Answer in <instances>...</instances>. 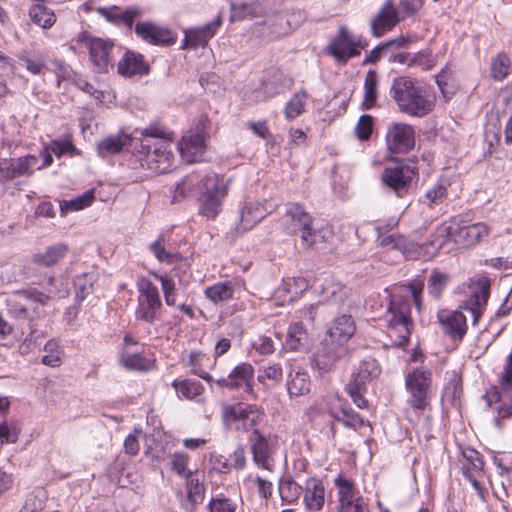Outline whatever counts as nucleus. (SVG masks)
<instances>
[{"mask_svg":"<svg viewBox=\"0 0 512 512\" xmlns=\"http://www.w3.org/2000/svg\"><path fill=\"white\" fill-rule=\"evenodd\" d=\"M389 95L399 111L411 117L422 118L434 108V99L417 80L409 76L395 77Z\"/></svg>","mask_w":512,"mask_h":512,"instance_id":"nucleus-1","label":"nucleus"},{"mask_svg":"<svg viewBox=\"0 0 512 512\" xmlns=\"http://www.w3.org/2000/svg\"><path fill=\"white\" fill-rule=\"evenodd\" d=\"M411 303L408 299L393 296L385 314L388 335L395 338L393 345L404 347L410 338L413 322L410 316Z\"/></svg>","mask_w":512,"mask_h":512,"instance_id":"nucleus-2","label":"nucleus"},{"mask_svg":"<svg viewBox=\"0 0 512 512\" xmlns=\"http://www.w3.org/2000/svg\"><path fill=\"white\" fill-rule=\"evenodd\" d=\"M431 383L432 373L424 368H416L406 375L405 388L409 394L406 401L408 406L406 413L408 416L411 412L418 414L429 407Z\"/></svg>","mask_w":512,"mask_h":512,"instance_id":"nucleus-3","label":"nucleus"},{"mask_svg":"<svg viewBox=\"0 0 512 512\" xmlns=\"http://www.w3.org/2000/svg\"><path fill=\"white\" fill-rule=\"evenodd\" d=\"M171 143L167 140H156L151 143L150 139L141 142L139 150V161L142 168L152 173L162 174L167 172L173 161Z\"/></svg>","mask_w":512,"mask_h":512,"instance_id":"nucleus-4","label":"nucleus"},{"mask_svg":"<svg viewBox=\"0 0 512 512\" xmlns=\"http://www.w3.org/2000/svg\"><path fill=\"white\" fill-rule=\"evenodd\" d=\"M138 298L135 317L137 320L153 324L159 319L162 310V301L158 288L147 278L137 283Z\"/></svg>","mask_w":512,"mask_h":512,"instance_id":"nucleus-5","label":"nucleus"},{"mask_svg":"<svg viewBox=\"0 0 512 512\" xmlns=\"http://www.w3.org/2000/svg\"><path fill=\"white\" fill-rule=\"evenodd\" d=\"M356 330L354 320L350 315L343 314L334 319L324 340L329 361H334L346 353L345 344Z\"/></svg>","mask_w":512,"mask_h":512,"instance_id":"nucleus-6","label":"nucleus"},{"mask_svg":"<svg viewBox=\"0 0 512 512\" xmlns=\"http://www.w3.org/2000/svg\"><path fill=\"white\" fill-rule=\"evenodd\" d=\"M313 219L299 203L286 205L284 225L289 233L300 235L301 244L310 248L315 243L316 231L312 228Z\"/></svg>","mask_w":512,"mask_h":512,"instance_id":"nucleus-7","label":"nucleus"},{"mask_svg":"<svg viewBox=\"0 0 512 512\" xmlns=\"http://www.w3.org/2000/svg\"><path fill=\"white\" fill-rule=\"evenodd\" d=\"M203 195L199 207V213L208 219H214L221 211L222 200L227 194V186L223 178L215 173L204 176L202 183Z\"/></svg>","mask_w":512,"mask_h":512,"instance_id":"nucleus-8","label":"nucleus"},{"mask_svg":"<svg viewBox=\"0 0 512 512\" xmlns=\"http://www.w3.org/2000/svg\"><path fill=\"white\" fill-rule=\"evenodd\" d=\"M489 228L486 224L479 222L468 226L453 228L451 226H441L438 229L439 237L431 242L436 249H440L445 243V237H451L453 241L461 246H474L486 237Z\"/></svg>","mask_w":512,"mask_h":512,"instance_id":"nucleus-9","label":"nucleus"},{"mask_svg":"<svg viewBox=\"0 0 512 512\" xmlns=\"http://www.w3.org/2000/svg\"><path fill=\"white\" fill-rule=\"evenodd\" d=\"M224 423L230 428L241 431H250L263 416L262 410L254 404L236 403L227 405L222 411Z\"/></svg>","mask_w":512,"mask_h":512,"instance_id":"nucleus-10","label":"nucleus"},{"mask_svg":"<svg viewBox=\"0 0 512 512\" xmlns=\"http://www.w3.org/2000/svg\"><path fill=\"white\" fill-rule=\"evenodd\" d=\"M381 373L378 362L373 358H366L359 364L357 371L352 374V379L346 385V390L353 402L359 408L367 405L363 393L366 391L367 383L377 378Z\"/></svg>","mask_w":512,"mask_h":512,"instance_id":"nucleus-11","label":"nucleus"},{"mask_svg":"<svg viewBox=\"0 0 512 512\" xmlns=\"http://www.w3.org/2000/svg\"><path fill=\"white\" fill-rule=\"evenodd\" d=\"M418 169L414 165L397 164L385 167L381 173V181L385 187L392 190L399 198L405 196L411 186V182L417 178Z\"/></svg>","mask_w":512,"mask_h":512,"instance_id":"nucleus-12","label":"nucleus"},{"mask_svg":"<svg viewBox=\"0 0 512 512\" xmlns=\"http://www.w3.org/2000/svg\"><path fill=\"white\" fill-rule=\"evenodd\" d=\"M84 43L94 69L98 73L108 72L109 67H113V60L120 48L110 40L97 37L87 38Z\"/></svg>","mask_w":512,"mask_h":512,"instance_id":"nucleus-13","label":"nucleus"},{"mask_svg":"<svg viewBox=\"0 0 512 512\" xmlns=\"http://www.w3.org/2000/svg\"><path fill=\"white\" fill-rule=\"evenodd\" d=\"M471 288L470 296L462 302L459 308L471 313L473 318L472 325L476 326L486 308L490 296V280L485 276L472 279Z\"/></svg>","mask_w":512,"mask_h":512,"instance_id":"nucleus-14","label":"nucleus"},{"mask_svg":"<svg viewBox=\"0 0 512 512\" xmlns=\"http://www.w3.org/2000/svg\"><path fill=\"white\" fill-rule=\"evenodd\" d=\"M386 144L392 153H407L414 148L415 131L407 123H393L386 133Z\"/></svg>","mask_w":512,"mask_h":512,"instance_id":"nucleus-15","label":"nucleus"},{"mask_svg":"<svg viewBox=\"0 0 512 512\" xmlns=\"http://www.w3.org/2000/svg\"><path fill=\"white\" fill-rule=\"evenodd\" d=\"M37 163L38 158L34 155L0 159V182L5 183L22 176H31Z\"/></svg>","mask_w":512,"mask_h":512,"instance_id":"nucleus-16","label":"nucleus"},{"mask_svg":"<svg viewBox=\"0 0 512 512\" xmlns=\"http://www.w3.org/2000/svg\"><path fill=\"white\" fill-rule=\"evenodd\" d=\"M276 444L277 438L275 436H265L257 429H254L252 438L250 439V445L253 454V461L257 466L268 471L272 470V454Z\"/></svg>","mask_w":512,"mask_h":512,"instance_id":"nucleus-17","label":"nucleus"},{"mask_svg":"<svg viewBox=\"0 0 512 512\" xmlns=\"http://www.w3.org/2000/svg\"><path fill=\"white\" fill-rule=\"evenodd\" d=\"M441 330L453 341L461 342L467 332V319L461 310L442 309L437 313Z\"/></svg>","mask_w":512,"mask_h":512,"instance_id":"nucleus-18","label":"nucleus"},{"mask_svg":"<svg viewBox=\"0 0 512 512\" xmlns=\"http://www.w3.org/2000/svg\"><path fill=\"white\" fill-rule=\"evenodd\" d=\"M361 49V45L344 26L339 28L337 37L331 41L328 47L329 53L337 61L343 63L347 62L351 57L359 55Z\"/></svg>","mask_w":512,"mask_h":512,"instance_id":"nucleus-19","label":"nucleus"},{"mask_svg":"<svg viewBox=\"0 0 512 512\" xmlns=\"http://www.w3.org/2000/svg\"><path fill=\"white\" fill-rule=\"evenodd\" d=\"M285 387L290 398L308 395L312 388L309 372L300 365L290 364L286 372Z\"/></svg>","mask_w":512,"mask_h":512,"instance_id":"nucleus-20","label":"nucleus"},{"mask_svg":"<svg viewBox=\"0 0 512 512\" xmlns=\"http://www.w3.org/2000/svg\"><path fill=\"white\" fill-rule=\"evenodd\" d=\"M276 204L271 201H249L246 202L240 211L239 227L243 231L252 229L257 223L276 209Z\"/></svg>","mask_w":512,"mask_h":512,"instance_id":"nucleus-21","label":"nucleus"},{"mask_svg":"<svg viewBox=\"0 0 512 512\" xmlns=\"http://www.w3.org/2000/svg\"><path fill=\"white\" fill-rule=\"evenodd\" d=\"M180 156L186 163H194L202 160L205 152V138L201 132H188L178 143Z\"/></svg>","mask_w":512,"mask_h":512,"instance_id":"nucleus-22","label":"nucleus"},{"mask_svg":"<svg viewBox=\"0 0 512 512\" xmlns=\"http://www.w3.org/2000/svg\"><path fill=\"white\" fill-rule=\"evenodd\" d=\"M399 21L400 15L394 1L387 0L371 21L372 34L375 37H381L395 27Z\"/></svg>","mask_w":512,"mask_h":512,"instance_id":"nucleus-23","label":"nucleus"},{"mask_svg":"<svg viewBox=\"0 0 512 512\" xmlns=\"http://www.w3.org/2000/svg\"><path fill=\"white\" fill-rule=\"evenodd\" d=\"M39 289H33L35 301L44 304L48 299L64 298L69 292V282L66 278L47 277L39 283Z\"/></svg>","mask_w":512,"mask_h":512,"instance_id":"nucleus-24","label":"nucleus"},{"mask_svg":"<svg viewBox=\"0 0 512 512\" xmlns=\"http://www.w3.org/2000/svg\"><path fill=\"white\" fill-rule=\"evenodd\" d=\"M318 292L323 296L325 302L333 303L342 308L351 306L350 289L335 281L332 277L324 278Z\"/></svg>","mask_w":512,"mask_h":512,"instance_id":"nucleus-25","label":"nucleus"},{"mask_svg":"<svg viewBox=\"0 0 512 512\" xmlns=\"http://www.w3.org/2000/svg\"><path fill=\"white\" fill-rule=\"evenodd\" d=\"M135 32L143 40L154 45H171L175 42L169 29L157 26L152 22L137 23Z\"/></svg>","mask_w":512,"mask_h":512,"instance_id":"nucleus-26","label":"nucleus"},{"mask_svg":"<svg viewBox=\"0 0 512 512\" xmlns=\"http://www.w3.org/2000/svg\"><path fill=\"white\" fill-rule=\"evenodd\" d=\"M117 71L121 76L133 77L148 74L149 66L141 54L128 50L119 60Z\"/></svg>","mask_w":512,"mask_h":512,"instance_id":"nucleus-27","label":"nucleus"},{"mask_svg":"<svg viewBox=\"0 0 512 512\" xmlns=\"http://www.w3.org/2000/svg\"><path fill=\"white\" fill-rule=\"evenodd\" d=\"M132 138L125 133L109 135L97 143V153L101 158H106L123 151L131 145Z\"/></svg>","mask_w":512,"mask_h":512,"instance_id":"nucleus-28","label":"nucleus"},{"mask_svg":"<svg viewBox=\"0 0 512 512\" xmlns=\"http://www.w3.org/2000/svg\"><path fill=\"white\" fill-rule=\"evenodd\" d=\"M203 182L204 177H201L199 173L192 172L186 175L180 182L175 185L172 202H180L189 195L200 193L203 190Z\"/></svg>","mask_w":512,"mask_h":512,"instance_id":"nucleus-29","label":"nucleus"},{"mask_svg":"<svg viewBox=\"0 0 512 512\" xmlns=\"http://www.w3.org/2000/svg\"><path fill=\"white\" fill-rule=\"evenodd\" d=\"M304 504L310 511H320L325 503V488L322 482L316 478L306 481L304 491Z\"/></svg>","mask_w":512,"mask_h":512,"instance_id":"nucleus-30","label":"nucleus"},{"mask_svg":"<svg viewBox=\"0 0 512 512\" xmlns=\"http://www.w3.org/2000/svg\"><path fill=\"white\" fill-rule=\"evenodd\" d=\"M334 484L338 490V506L337 508H343L352 504L364 502L363 497L356 490L354 483L339 475L334 480Z\"/></svg>","mask_w":512,"mask_h":512,"instance_id":"nucleus-31","label":"nucleus"},{"mask_svg":"<svg viewBox=\"0 0 512 512\" xmlns=\"http://www.w3.org/2000/svg\"><path fill=\"white\" fill-rule=\"evenodd\" d=\"M67 251L68 247L65 244H57L47 247L44 251L34 253L31 261L40 266L50 267L63 259Z\"/></svg>","mask_w":512,"mask_h":512,"instance_id":"nucleus-32","label":"nucleus"},{"mask_svg":"<svg viewBox=\"0 0 512 512\" xmlns=\"http://www.w3.org/2000/svg\"><path fill=\"white\" fill-rule=\"evenodd\" d=\"M45 2H35L28 11L32 23L43 28L49 29L56 22L54 11L44 5Z\"/></svg>","mask_w":512,"mask_h":512,"instance_id":"nucleus-33","label":"nucleus"},{"mask_svg":"<svg viewBox=\"0 0 512 512\" xmlns=\"http://www.w3.org/2000/svg\"><path fill=\"white\" fill-rule=\"evenodd\" d=\"M232 382H235V389L245 386V391L249 394L253 393L254 367L249 363H241L237 365L231 372Z\"/></svg>","mask_w":512,"mask_h":512,"instance_id":"nucleus-34","label":"nucleus"},{"mask_svg":"<svg viewBox=\"0 0 512 512\" xmlns=\"http://www.w3.org/2000/svg\"><path fill=\"white\" fill-rule=\"evenodd\" d=\"M378 75L375 70H369L364 80V99L362 102L363 109H371L375 107L378 97Z\"/></svg>","mask_w":512,"mask_h":512,"instance_id":"nucleus-35","label":"nucleus"},{"mask_svg":"<svg viewBox=\"0 0 512 512\" xmlns=\"http://www.w3.org/2000/svg\"><path fill=\"white\" fill-rule=\"evenodd\" d=\"M204 294L214 304L227 301L233 297V284L230 281L215 283L206 287Z\"/></svg>","mask_w":512,"mask_h":512,"instance_id":"nucleus-36","label":"nucleus"},{"mask_svg":"<svg viewBox=\"0 0 512 512\" xmlns=\"http://www.w3.org/2000/svg\"><path fill=\"white\" fill-rule=\"evenodd\" d=\"M33 299L35 301L34 292L32 290L17 292L7 298L6 303L10 314L15 317H26L27 307L23 300Z\"/></svg>","mask_w":512,"mask_h":512,"instance_id":"nucleus-37","label":"nucleus"},{"mask_svg":"<svg viewBox=\"0 0 512 512\" xmlns=\"http://www.w3.org/2000/svg\"><path fill=\"white\" fill-rule=\"evenodd\" d=\"M307 340V332L300 322L290 324L287 337L286 345L290 350L297 351L304 347Z\"/></svg>","mask_w":512,"mask_h":512,"instance_id":"nucleus-38","label":"nucleus"},{"mask_svg":"<svg viewBox=\"0 0 512 512\" xmlns=\"http://www.w3.org/2000/svg\"><path fill=\"white\" fill-rule=\"evenodd\" d=\"M283 378V369L279 363H269L258 369L257 380L262 385L278 384Z\"/></svg>","mask_w":512,"mask_h":512,"instance_id":"nucleus-39","label":"nucleus"},{"mask_svg":"<svg viewBox=\"0 0 512 512\" xmlns=\"http://www.w3.org/2000/svg\"><path fill=\"white\" fill-rule=\"evenodd\" d=\"M120 363L123 367L135 371H148L152 368L153 362L146 359L139 353L123 352L120 355Z\"/></svg>","mask_w":512,"mask_h":512,"instance_id":"nucleus-40","label":"nucleus"},{"mask_svg":"<svg viewBox=\"0 0 512 512\" xmlns=\"http://www.w3.org/2000/svg\"><path fill=\"white\" fill-rule=\"evenodd\" d=\"M164 235H159L158 238L149 245L150 252L161 263L173 264L180 259L178 253H173L165 248Z\"/></svg>","mask_w":512,"mask_h":512,"instance_id":"nucleus-41","label":"nucleus"},{"mask_svg":"<svg viewBox=\"0 0 512 512\" xmlns=\"http://www.w3.org/2000/svg\"><path fill=\"white\" fill-rule=\"evenodd\" d=\"M511 66L510 58L504 52L498 53L491 60L490 73L495 81H503L509 75Z\"/></svg>","mask_w":512,"mask_h":512,"instance_id":"nucleus-42","label":"nucleus"},{"mask_svg":"<svg viewBox=\"0 0 512 512\" xmlns=\"http://www.w3.org/2000/svg\"><path fill=\"white\" fill-rule=\"evenodd\" d=\"M449 275L438 270H433L428 278V294L435 300H439L448 284Z\"/></svg>","mask_w":512,"mask_h":512,"instance_id":"nucleus-43","label":"nucleus"},{"mask_svg":"<svg viewBox=\"0 0 512 512\" xmlns=\"http://www.w3.org/2000/svg\"><path fill=\"white\" fill-rule=\"evenodd\" d=\"M185 478L187 499L192 504V506H195L201 503L204 499V486L194 473L187 474Z\"/></svg>","mask_w":512,"mask_h":512,"instance_id":"nucleus-44","label":"nucleus"},{"mask_svg":"<svg viewBox=\"0 0 512 512\" xmlns=\"http://www.w3.org/2000/svg\"><path fill=\"white\" fill-rule=\"evenodd\" d=\"M306 99L305 91L301 90L295 93L285 106V118L291 121L299 117L305 111Z\"/></svg>","mask_w":512,"mask_h":512,"instance_id":"nucleus-45","label":"nucleus"},{"mask_svg":"<svg viewBox=\"0 0 512 512\" xmlns=\"http://www.w3.org/2000/svg\"><path fill=\"white\" fill-rule=\"evenodd\" d=\"M155 278L160 282L166 305L175 306L178 296L175 281L166 274H155Z\"/></svg>","mask_w":512,"mask_h":512,"instance_id":"nucleus-46","label":"nucleus"},{"mask_svg":"<svg viewBox=\"0 0 512 512\" xmlns=\"http://www.w3.org/2000/svg\"><path fill=\"white\" fill-rule=\"evenodd\" d=\"M172 386L179 397L190 400L200 395L202 391L200 384L190 380H174Z\"/></svg>","mask_w":512,"mask_h":512,"instance_id":"nucleus-47","label":"nucleus"},{"mask_svg":"<svg viewBox=\"0 0 512 512\" xmlns=\"http://www.w3.org/2000/svg\"><path fill=\"white\" fill-rule=\"evenodd\" d=\"M302 487L292 479L283 480L279 485V493L283 502L288 504L296 501L302 494Z\"/></svg>","mask_w":512,"mask_h":512,"instance_id":"nucleus-48","label":"nucleus"},{"mask_svg":"<svg viewBox=\"0 0 512 512\" xmlns=\"http://www.w3.org/2000/svg\"><path fill=\"white\" fill-rule=\"evenodd\" d=\"M221 22V17L218 16L215 21L193 30L190 34V38L197 44L204 45L211 37L214 36L216 30L220 27Z\"/></svg>","mask_w":512,"mask_h":512,"instance_id":"nucleus-49","label":"nucleus"},{"mask_svg":"<svg viewBox=\"0 0 512 512\" xmlns=\"http://www.w3.org/2000/svg\"><path fill=\"white\" fill-rule=\"evenodd\" d=\"M309 287L308 281L304 277H294L284 282L282 290L290 295V300L301 296Z\"/></svg>","mask_w":512,"mask_h":512,"instance_id":"nucleus-50","label":"nucleus"},{"mask_svg":"<svg viewBox=\"0 0 512 512\" xmlns=\"http://www.w3.org/2000/svg\"><path fill=\"white\" fill-rule=\"evenodd\" d=\"M335 420L345 427L352 428L354 430L359 429L364 424L360 415L351 409H342L340 412H337L335 414Z\"/></svg>","mask_w":512,"mask_h":512,"instance_id":"nucleus-51","label":"nucleus"},{"mask_svg":"<svg viewBox=\"0 0 512 512\" xmlns=\"http://www.w3.org/2000/svg\"><path fill=\"white\" fill-rule=\"evenodd\" d=\"M93 198V194L91 192H87L75 199L60 202V209L62 213L65 211H79L89 206L92 203Z\"/></svg>","mask_w":512,"mask_h":512,"instance_id":"nucleus-52","label":"nucleus"},{"mask_svg":"<svg viewBox=\"0 0 512 512\" xmlns=\"http://www.w3.org/2000/svg\"><path fill=\"white\" fill-rule=\"evenodd\" d=\"M47 150L60 158L66 154H73L76 148L69 138H65L63 140H52L48 145Z\"/></svg>","mask_w":512,"mask_h":512,"instance_id":"nucleus-53","label":"nucleus"},{"mask_svg":"<svg viewBox=\"0 0 512 512\" xmlns=\"http://www.w3.org/2000/svg\"><path fill=\"white\" fill-rule=\"evenodd\" d=\"M93 276L89 274H83L78 276L74 280V288L76 292V297L80 300L86 298L88 294H90L92 290Z\"/></svg>","mask_w":512,"mask_h":512,"instance_id":"nucleus-54","label":"nucleus"},{"mask_svg":"<svg viewBox=\"0 0 512 512\" xmlns=\"http://www.w3.org/2000/svg\"><path fill=\"white\" fill-rule=\"evenodd\" d=\"M204 358V355L201 352L193 351L189 354L188 359V366L191 367V371L193 374L199 376L200 378L211 382L212 377L209 373H207L203 368L200 366L201 360Z\"/></svg>","mask_w":512,"mask_h":512,"instance_id":"nucleus-55","label":"nucleus"},{"mask_svg":"<svg viewBox=\"0 0 512 512\" xmlns=\"http://www.w3.org/2000/svg\"><path fill=\"white\" fill-rule=\"evenodd\" d=\"M209 512H235L236 504L228 498H212L208 504Z\"/></svg>","mask_w":512,"mask_h":512,"instance_id":"nucleus-56","label":"nucleus"},{"mask_svg":"<svg viewBox=\"0 0 512 512\" xmlns=\"http://www.w3.org/2000/svg\"><path fill=\"white\" fill-rule=\"evenodd\" d=\"M19 59L25 64L27 71L33 75L41 74L45 68V61L41 57L31 58L23 52L19 55Z\"/></svg>","mask_w":512,"mask_h":512,"instance_id":"nucleus-57","label":"nucleus"},{"mask_svg":"<svg viewBox=\"0 0 512 512\" xmlns=\"http://www.w3.org/2000/svg\"><path fill=\"white\" fill-rule=\"evenodd\" d=\"M373 129V118L370 115H362L356 125V135L360 140H367Z\"/></svg>","mask_w":512,"mask_h":512,"instance_id":"nucleus-58","label":"nucleus"},{"mask_svg":"<svg viewBox=\"0 0 512 512\" xmlns=\"http://www.w3.org/2000/svg\"><path fill=\"white\" fill-rule=\"evenodd\" d=\"M189 457L184 453H174L171 456L172 469L179 475L186 477L187 474L192 473L188 470Z\"/></svg>","mask_w":512,"mask_h":512,"instance_id":"nucleus-59","label":"nucleus"},{"mask_svg":"<svg viewBox=\"0 0 512 512\" xmlns=\"http://www.w3.org/2000/svg\"><path fill=\"white\" fill-rule=\"evenodd\" d=\"M445 197L446 187L443 184L438 183L425 193L423 202L428 205H432L442 201Z\"/></svg>","mask_w":512,"mask_h":512,"instance_id":"nucleus-60","label":"nucleus"},{"mask_svg":"<svg viewBox=\"0 0 512 512\" xmlns=\"http://www.w3.org/2000/svg\"><path fill=\"white\" fill-rule=\"evenodd\" d=\"M252 346L261 355H270L275 351L274 341L267 336H259Z\"/></svg>","mask_w":512,"mask_h":512,"instance_id":"nucleus-61","label":"nucleus"},{"mask_svg":"<svg viewBox=\"0 0 512 512\" xmlns=\"http://www.w3.org/2000/svg\"><path fill=\"white\" fill-rule=\"evenodd\" d=\"M418 58H421L420 54H411L408 52H392L390 51L389 54V62H396L403 65H407L409 67L415 66V61H417Z\"/></svg>","mask_w":512,"mask_h":512,"instance_id":"nucleus-62","label":"nucleus"},{"mask_svg":"<svg viewBox=\"0 0 512 512\" xmlns=\"http://www.w3.org/2000/svg\"><path fill=\"white\" fill-rule=\"evenodd\" d=\"M423 5L422 0H401L399 3V15L403 17H409L415 15Z\"/></svg>","mask_w":512,"mask_h":512,"instance_id":"nucleus-63","label":"nucleus"},{"mask_svg":"<svg viewBox=\"0 0 512 512\" xmlns=\"http://www.w3.org/2000/svg\"><path fill=\"white\" fill-rule=\"evenodd\" d=\"M19 436V430L15 426H9L6 422L0 424L1 444L16 443Z\"/></svg>","mask_w":512,"mask_h":512,"instance_id":"nucleus-64","label":"nucleus"}]
</instances>
